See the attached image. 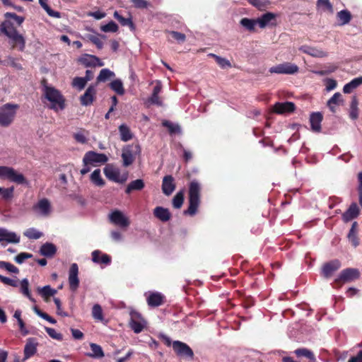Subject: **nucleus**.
Here are the masks:
<instances>
[{"mask_svg": "<svg viewBox=\"0 0 362 362\" xmlns=\"http://www.w3.org/2000/svg\"><path fill=\"white\" fill-rule=\"evenodd\" d=\"M201 185L197 180H192L189 186V207L184 214L194 216L200 204Z\"/></svg>", "mask_w": 362, "mask_h": 362, "instance_id": "nucleus-1", "label": "nucleus"}, {"mask_svg": "<svg viewBox=\"0 0 362 362\" xmlns=\"http://www.w3.org/2000/svg\"><path fill=\"white\" fill-rule=\"evenodd\" d=\"M45 98L50 102L49 107L55 111L64 108V99L62 95L56 88L45 86L43 88Z\"/></svg>", "mask_w": 362, "mask_h": 362, "instance_id": "nucleus-2", "label": "nucleus"}, {"mask_svg": "<svg viewBox=\"0 0 362 362\" xmlns=\"http://www.w3.org/2000/svg\"><path fill=\"white\" fill-rule=\"evenodd\" d=\"M19 105L13 103H6L0 107V125L4 127H8L13 122Z\"/></svg>", "mask_w": 362, "mask_h": 362, "instance_id": "nucleus-3", "label": "nucleus"}, {"mask_svg": "<svg viewBox=\"0 0 362 362\" xmlns=\"http://www.w3.org/2000/svg\"><path fill=\"white\" fill-rule=\"evenodd\" d=\"M0 178L8 180L18 185H28L24 175L11 167L0 166Z\"/></svg>", "mask_w": 362, "mask_h": 362, "instance_id": "nucleus-4", "label": "nucleus"}, {"mask_svg": "<svg viewBox=\"0 0 362 362\" xmlns=\"http://www.w3.org/2000/svg\"><path fill=\"white\" fill-rule=\"evenodd\" d=\"M141 153L139 144L127 145L122 148V165L128 167L132 165L135 159V156Z\"/></svg>", "mask_w": 362, "mask_h": 362, "instance_id": "nucleus-5", "label": "nucleus"}, {"mask_svg": "<svg viewBox=\"0 0 362 362\" xmlns=\"http://www.w3.org/2000/svg\"><path fill=\"white\" fill-rule=\"evenodd\" d=\"M32 211L37 216L48 217L52 211L51 202L47 198L40 199L33 205Z\"/></svg>", "mask_w": 362, "mask_h": 362, "instance_id": "nucleus-6", "label": "nucleus"}, {"mask_svg": "<svg viewBox=\"0 0 362 362\" xmlns=\"http://www.w3.org/2000/svg\"><path fill=\"white\" fill-rule=\"evenodd\" d=\"M129 325L134 333L139 334L141 332L146 326V321L139 313L132 310L130 312Z\"/></svg>", "mask_w": 362, "mask_h": 362, "instance_id": "nucleus-7", "label": "nucleus"}, {"mask_svg": "<svg viewBox=\"0 0 362 362\" xmlns=\"http://www.w3.org/2000/svg\"><path fill=\"white\" fill-rule=\"evenodd\" d=\"M298 70L299 68L296 64L291 62H284L271 67L269 71L271 74L291 75L297 73Z\"/></svg>", "mask_w": 362, "mask_h": 362, "instance_id": "nucleus-8", "label": "nucleus"}, {"mask_svg": "<svg viewBox=\"0 0 362 362\" xmlns=\"http://www.w3.org/2000/svg\"><path fill=\"white\" fill-rule=\"evenodd\" d=\"M107 160L108 158L105 154L92 151L86 152L83 158V163H90L93 166L105 163Z\"/></svg>", "mask_w": 362, "mask_h": 362, "instance_id": "nucleus-9", "label": "nucleus"}, {"mask_svg": "<svg viewBox=\"0 0 362 362\" xmlns=\"http://www.w3.org/2000/svg\"><path fill=\"white\" fill-rule=\"evenodd\" d=\"M173 348L176 354L180 357H185L189 359L194 358L192 349L185 343L180 341H174Z\"/></svg>", "mask_w": 362, "mask_h": 362, "instance_id": "nucleus-10", "label": "nucleus"}, {"mask_svg": "<svg viewBox=\"0 0 362 362\" xmlns=\"http://www.w3.org/2000/svg\"><path fill=\"white\" fill-rule=\"evenodd\" d=\"M359 276L360 272L357 269L347 268L340 272L339 276L335 279V281L337 283L350 282L358 279Z\"/></svg>", "mask_w": 362, "mask_h": 362, "instance_id": "nucleus-11", "label": "nucleus"}, {"mask_svg": "<svg viewBox=\"0 0 362 362\" xmlns=\"http://www.w3.org/2000/svg\"><path fill=\"white\" fill-rule=\"evenodd\" d=\"M110 221L120 228H127L129 226V218L120 211L115 210L110 216Z\"/></svg>", "mask_w": 362, "mask_h": 362, "instance_id": "nucleus-12", "label": "nucleus"}, {"mask_svg": "<svg viewBox=\"0 0 362 362\" xmlns=\"http://www.w3.org/2000/svg\"><path fill=\"white\" fill-rule=\"evenodd\" d=\"M20 236L16 233L9 231L5 228L0 227V243L2 246H5L4 242L16 244L20 242Z\"/></svg>", "mask_w": 362, "mask_h": 362, "instance_id": "nucleus-13", "label": "nucleus"}, {"mask_svg": "<svg viewBox=\"0 0 362 362\" xmlns=\"http://www.w3.org/2000/svg\"><path fill=\"white\" fill-rule=\"evenodd\" d=\"M78 267L76 263L71 264L69 270V284L70 289L73 291H76L79 286L78 279Z\"/></svg>", "mask_w": 362, "mask_h": 362, "instance_id": "nucleus-14", "label": "nucleus"}, {"mask_svg": "<svg viewBox=\"0 0 362 362\" xmlns=\"http://www.w3.org/2000/svg\"><path fill=\"white\" fill-rule=\"evenodd\" d=\"M341 262L338 259L332 260L323 265L322 268V274L324 277L328 279L331 277L333 274L341 267Z\"/></svg>", "mask_w": 362, "mask_h": 362, "instance_id": "nucleus-15", "label": "nucleus"}, {"mask_svg": "<svg viewBox=\"0 0 362 362\" xmlns=\"http://www.w3.org/2000/svg\"><path fill=\"white\" fill-rule=\"evenodd\" d=\"M38 343L35 338H28L24 347V357L23 361H25L37 352Z\"/></svg>", "mask_w": 362, "mask_h": 362, "instance_id": "nucleus-16", "label": "nucleus"}, {"mask_svg": "<svg viewBox=\"0 0 362 362\" xmlns=\"http://www.w3.org/2000/svg\"><path fill=\"white\" fill-rule=\"evenodd\" d=\"M79 62L86 67L104 66V63L98 57L90 54L81 57Z\"/></svg>", "mask_w": 362, "mask_h": 362, "instance_id": "nucleus-17", "label": "nucleus"}, {"mask_svg": "<svg viewBox=\"0 0 362 362\" xmlns=\"http://www.w3.org/2000/svg\"><path fill=\"white\" fill-rule=\"evenodd\" d=\"M295 104L292 102L276 103L274 106V112L277 114H286L295 110Z\"/></svg>", "mask_w": 362, "mask_h": 362, "instance_id": "nucleus-18", "label": "nucleus"}, {"mask_svg": "<svg viewBox=\"0 0 362 362\" xmlns=\"http://www.w3.org/2000/svg\"><path fill=\"white\" fill-rule=\"evenodd\" d=\"M96 90L94 86H90L86 90L83 95L80 98L81 103L82 105L88 106L90 105L95 95Z\"/></svg>", "mask_w": 362, "mask_h": 362, "instance_id": "nucleus-19", "label": "nucleus"}, {"mask_svg": "<svg viewBox=\"0 0 362 362\" xmlns=\"http://www.w3.org/2000/svg\"><path fill=\"white\" fill-rule=\"evenodd\" d=\"M299 50L313 57L322 58L327 56L326 52L308 45H302Z\"/></svg>", "mask_w": 362, "mask_h": 362, "instance_id": "nucleus-20", "label": "nucleus"}, {"mask_svg": "<svg viewBox=\"0 0 362 362\" xmlns=\"http://www.w3.org/2000/svg\"><path fill=\"white\" fill-rule=\"evenodd\" d=\"M276 16V14L273 13H265L257 18V25L260 28H264L269 25H272V21H275Z\"/></svg>", "mask_w": 362, "mask_h": 362, "instance_id": "nucleus-21", "label": "nucleus"}, {"mask_svg": "<svg viewBox=\"0 0 362 362\" xmlns=\"http://www.w3.org/2000/svg\"><path fill=\"white\" fill-rule=\"evenodd\" d=\"M175 189L174 178L171 175H166L163 179L162 190L167 195H170Z\"/></svg>", "mask_w": 362, "mask_h": 362, "instance_id": "nucleus-22", "label": "nucleus"}, {"mask_svg": "<svg viewBox=\"0 0 362 362\" xmlns=\"http://www.w3.org/2000/svg\"><path fill=\"white\" fill-rule=\"evenodd\" d=\"M359 214V209L356 203L350 205L349 209L343 214L342 218L345 222H348L358 216Z\"/></svg>", "mask_w": 362, "mask_h": 362, "instance_id": "nucleus-23", "label": "nucleus"}, {"mask_svg": "<svg viewBox=\"0 0 362 362\" xmlns=\"http://www.w3.org/2000/svg\"><path fill=\"white\" fill-rule=\"evenodd\" d=\"M349 243L352 246L356 247L359 245V239L358 238V224L354 222L347 235Z\"/></svg>", "mask_w": 362, "mask_h": 362, "instance_id": "nucleus-24", "label": "nucleus"}, {"mask_svg": "<svg viewBox=\"0 0 362 362\" xmlns=\"http://www.w3.org/2000/svg\"><path fill=\"white\" fill-rule=\"evenodd\" d=\"M322 118V115L319 112H313L310 115V122L312 130L317 132L320 131Z\"/></svg>", "mask_w": 362, "mask_h": 362, "instance_id": "nucleus-25", "label": "nucleus"}, {"mask_svg": "<svg viewBox=\"0 0 362 362\" xmlns=\"http://www.w3.org/2000/svg\"><path fill=\"white\" fill-rule=\"evenodd\" d=\"M163 296L160 293H150L147 297L148 305L151 307H158L163 304Z\"/></svg>", "mask_w": 362, "mask_h": 362, "instance_id": "nucleus-26", "label": "nucleus"}, {"mask_svg": "<svg viewBox=\"0 0 362 362\" xmlns=\"http://www.w3.org/2000/svg\"><path fill=\"white\" fill-rule=\"evenodd\" d=\"M154 216L163 222L170 220L171 214L168 209L162 206H157L153 210Z\"/></svg>", "mask_w": 362, "mask_h": 362, "instance_id": "nucleus-27", "label": "nucleus"}, {"mask_svg": "<svg viewBox=\"0 0 362 362\" xmlns=\"http://www.w3.org/2000/svg\"><path fill=\"white\" fill-rule=\"evenodd\" d=\"M0 32L4 33L9 39L13 38L18 33L17 30L11 23L7 22H4L0 25Z\"/></svg>", "mask_w": 362, "mask_h": 362, "instance_id": "nucleus-28", "label": "nucleus"}, {"mask_svg": "<svg viewBox=\"0 0 362 362\" xmlns=\"http://www.w3.org/2000/svg\"><path fill=\"white\" fill-rule=\"evenodd\" d=\"M56 252V246L50 243L43 244L40 249V255L46 257H52L55 255Z\"/></svg>", "mask_w": 362, "mask_h": 362, "instance_id": "nucleus-29", "label": "nucleus"}, {"mask_svg": "<svg viewBox=\"0 0 362 362\" xmlns=\"http://www.w3.org/2000/svg\"><path fill=\"white\" fill-rule=\"evenodd\" d=\"M361 85H362V76L355 78L344 86L343 92L346 94L351 93Z\"/></svg>", "mask_w": 362, "mask_h": 362, "instance_id": "nucleus-30", "label": "nucleus"}, {"mask_svg": "<svg viewBox=\"0 0 362 362\" xmlns=\"http://www.w3.org/2000/svg\"><path fill=\"white\" fill-rule=\"evenodd\" d=\"M341 100V94L339 92L335 93L327 101V105L329 107V110L335 113L337 111L336 106L340 105V102Z\"/></svg>", "mask_w": 362, "mask_h": 362, "instance_id": "nucleus-31", "label": "nucleus"}, {"mask_svg": "<svg viewBox=\"0 0 362 362\" xmlns=\"http://www.w3.org/2000/svg\"><path fill=\"white\" fill-rule=\"evenodd\" d=\"M144 186V180L141 179H137L129 182L125 189V192L127 194H129L132 191H139L141 190Z\"/></svg>", "mask_w": 362, "mask_h": 362, "instance_id": "nucleus-32", "label": "nucleus"}, {"mask_svg": "<svg viewBox=\"0 0 362 362\" xmlns=\"http://www.w3.org/2000/svg\"><path fill=\"white\" fill-rule=\"evenodd\" d=\"M119 170L110 165H107L104 168V174L107 178L116 182L119 176Z\"/></svg>", "mask_w": 362, "mask_h": 362, "instance_id": "nucleus-33", "label": "nucleus"}, {"mask_svg": "<svg viewBox=\"0 0 362 362\" xmlns=\"http://www.w3.org/2000/svg\"><path fill=\"white\" fill-rule=\"evenodd\" d=\"M109 86L111 90L115 92L119 95H122L125 93V90L124 88L122 81L119 78H116L113 80L110 84Z\"/></svg>", "mask_w": 362, "mask_h": 362, "instance_id": "nucleus-34", "label": "nucleus"}, {"mask_svg": "<svg viewBox=\"0 0 362 362\" xmlns=\"http://www.w3.org/2000/svg\"><path fill=\"white\" fill-rule=\"evenodd\" d=\"M90 347L92 352L87 354L88 356L94 358H101L104 356V352L100 345L95 343H90Z\"/></svg>", "mask_w": 362, "mask_h": 362, "instance_id": "nucleus-35", "label": "nucleus"}, {"mask_svg": "<svg viewBox=\"0 0 362 362\" xmlns=\"http://www.w3.org/2000/svg\"><path fill=\"white\" fill-rule=\"evenodd\" d=\"M358 101L356 96H353L351 98L350 108H349V117L351 119L355 120L358 117Z\"/></svg>", "mask_w": 362, "mask_h": 362, "instance_id": "nucleus-36", "label": "nucleus"}, {"mask_svg": "<svg viewBox=\"0 0 362 362\" xmlns=\"http://www.w3.org/2000/svg\"><path fill=\"white\" fill-rule=\"evenodd\" d=\"M339 25L348 24L351 20V14L348 10H342L337 13Z\"/></svg>", "mask_w": 362, "mask_h": 362, "instance_id": "nucleus-37", "label": "nucleus"}, {"mask_svg": "<svg viewBox=\"0 0 362 362\" xmlns=\"http://www.w3.org/2000/svg\"><path fill=\"white\" fill-rule=\"evenodd\" d=\"M119 132L120 134V139L123 141H128L133 137V134L131 132L130 129L124 124H122L119 127Z\"/></svg>", "mask_w": 362, "mask_h": 362, "instance_id": "nucleus-38", "label": "nucleus"}, {"mask_svg": "<svg viewBox=\"0 0 362 362\" xmlns=\"http://www.w3.org/2000/svg\"><path fill=\"white\" fill-rule=\"evenodd\" d=\"M240 25L250 32H254L257 25V19L243 18L240 21Z\"/></svg>", "mask_w": 362, "mask_h": 362, "instance_id": "nucleus-39", "label": "nucleus"}, {"mask_svg": "<svg viewBox=\"0 0 362 362\" xmlns=\"http://www.w3.org/2000/svg\"><path fill=\"white\" fill-rule=\"evenodd\" d=\"M21 286L20 290L21 292L26 296L30 301L35 303V300L31 296L30 291H29V281L27 279H23L20 283Z\"/></svg>", "mask_w": 362, "mask_h": 362, "instance_id": "nucleus-40", "label": "nucleus"}, {"mask_svg": "<svg viewBox=\"0 0 362 362\" xmlns=\"http://www.w3.org/2000/svg\"><path fill=\"white\" fill-rule=\"evenodd\" d=\"M90 181L98 187H103L105 185V181L101 177L100 170H95L90 175Z\"/></svg>", "mask_w": 362, "mask_h": 362, "instance_id": "nucleus-41", "label": "nucleus"}, {"mask_svg": "<svg viewBox=\"0 0 362 362\" xmlns=\"http://www.w3.org/2000/svg\"><path fill=\"white\" fill-rule=\"evenodd\" d=\"M115 76V74L108 69H103L100 70L99 75L97 77L98 82H105L108 79L113 78Z\"/></svg>", "mask_w": 362, "mask_h": 362, "instance_id": "nucleus-42", "label": "nucleus"}, {"mask_svg": "<svg viewBox=\"0 0 362 362\" xmlns=\"http://www.w3.org/2000/svg\"><path fill=\"white\" fill-rule=\"evenodd\" d=\"M13 43V47H18L19 50L23 51L25 47V41L23 36L19 33L16 35L13 38L10 39Z\"/></svg>", "mask_w": 362, "mask_h": 362, "instance_id": "nucleus-43", "label": "nucleus"}, {"mask_svg": "<svg viewBox=\"0 0 362 362\" xmlns=\"http://www.w3.org/2000/svg\"><path fill=\"white\" fill-rule=\"evenodd\" d=\"M295 354L299 357H300V356L306 357L312 362L316 361V358H315L313 353L307 349H304V348L303 349H298L295 351Z\"/></svg>", "mask_w": 362, "mask_h": 362, "instance_id": "nucleus-44", "label": "nucleus"}, {"mask_svg": "<svg viewBox=\"0 0 362 362\" xmlns=\"http://www.w3.org/2000/svg\"><path fill=\"white\" fill-rule=\"evenodd\" d=\"M247 2L260 11L265 10L270 4L269 0H247Z\"/></svg>", "mask_w": 362, "mask_h": 362, "instance_id": "nucleus-45", "label": "nucleus"}, {"mask_svg": "<svg viewBox=\"0 0 362 362\" xmlns=\"http://www.w3.org/2000/svg\"><path fill=\"white\" fill-rule=\"evenodd\" d=\"M209 56L213 57L221 68L226 69L231 67V64L227 59L212 53L209 54Z\"/></svg>", "mask_w": 362, "mask_h": 362, "instance_id": "nucleus-46", "label": "nucleus"}, {"mask_svg": "<svg viewBox=\"0 0 362 362\" xmlns=\"http://www.w3.org/2000/svg\"><path fill=\"white\" fill-rule=\"evenodd\" d=\"M14 187H0V196L4 200H11L13 197Z\"/></svg>", "mask_w": 362, "mask_h": 362, "instance_id": "nucleus-47", "label": "nucleus"}, {"mask_svg": "<svg viewBox=\"0 0 362 362\" xmlns=\"http://www.w3.org/2000/svg\"><path fill=\"white\" fill-rule=\"evenodd\" d=\"M37 291L38 293L44 298L53 296L57 293V290L52 288L49 286H45L42 288H38Z\"/></svg>", "mask_w": 362, "mask_h": 362, "instance_id": "nucleus-48", "label": "nucleus"}, {"mask_svg": "<svg viewBox=\"0 0 362 362\" xmlns=\"http://www.w3.org/2000/svg\"><path fill=\"white\" fill-rule=\"evenodd\" d=\"M92 316L93 317L98 321H103L104 317L103 315V310L99 304H95L92 308Z\"/></svg>", "mask_w": 362, "mask_h": 362, "instance_id": "nucleus-49", "label": "nucleus"}, {"mask_svg": "<svg viewBox=\"0 0 362 362\" xmlns=\"http://www.w3.org/2000/svg\"><path fill=\"white\" fill-rule=\"evenodd\" d=\"M23 235L29 239L37 240L42 237V233L34 228H30L26 230Z\"/></svg>", "mask_w": 362, "mask_h": 362, "instance_id": "nucleus-50", "label": "nucleus"}, {"mask_svg": "<svg viewBox=\"0 0 362 362\" xmlns=\"http://www.w3.org/2000/svg\"><path fill=\"white\" fill-rule=\"evenodd\" d=\"M184 202V192H178L173 199V206L175 209H180L182 206Z\"/></svg>", "mask_w": 362, "mask_h": 362, "instance_id": "nucleus-51", "label": "nucleus"}, {"mask_svg": "<svg viewBox=\"0 0 362 362\" xmlns=\"http://www.w3.org/2000/svg\"><path fill=\"white\" fill-rule=\"evenodd\" d=\"M102 38L105 39V37L104 35L99 36V35H88V39L92 43L95 45V46L100 49L103 47V42Z\"/></svg>", "mask_w": 362, "mask_h": 362, "instance_id": "nucleus-52", "label": "nucleus"}, {"mask_svg": "<svg viewBox=\"0 0 362 362\" xmlns=\"http://www.w3.org/2000/svg\"><path fill=\"white\" fill-rule=\"evenodd\" d=\"M47 0H39V4L40 6L46 11L47 14L49 16L54 17V18H59L60 17V13L58 11H53L46 3Z\"/></svg>", "mask_w": 362, "mask_h": 362, "instance_id": "nucleus-53", "label": "nucleus"}, {"mask_svg": "<svg viewBox=\"0 0 362 362\" xmlns=\"http://www.w3.org/2000/svg\"><path fill=\"white\" fill-rule=\"evenodd\" d=\"M87 82L88 81L83 77H75L73 79L72 86L78 90H81L85 88Z\"/></svg>", "mask_w": 362, "mask_h": 362, "instance_id": "nucleus-54", "label": "nucleus"}, {"mask_svg": "<svg viewBox=\"0 0 362 362\" xmlns=\"http://www.w3.org/2000/svg\"><path fill=\"white\" fill-rule=\"evenodd\" d=\"M166 33L178 43H183L186 40V35L183 33L173 30L167 31Z\"/></svg>", "mask_w": 362, "mask_h": 362, "instance_id": "nucleus-55", "label": "nucleus"}, {"mask_svg": "<svg viewBox=\"0 0 362 362\" xmlns=\"http://www.w3.org/2000/svg\"><path fill=\"white\" fill-rule=\"evenodd\" d=\"M162 124L163 126L168 129L170 134L180 133L181 132L180 127L178 124H173L170 121L165 120Z\"/></svg>", "mask_w": 362, "mask_h": 362, "instance_id": "nucleus-56", "label": "nucleus"}, {"mask_svg": "<svg viewBox=\"0 0 362 362\" xmlns=\"http://www.w3.org/2000/svg\"><path fill=\"white\" fill-rule=\"evenodd\" d=\"M33 310L39 317L48 321L51 324H55L57 322V321L53 317L49 316L48 314L41 311L37 306L33 308Z\"/></svg>", "mask_w": 362, "mask_h": 362, "instance_id": "nucleus-57", "label": "nucleus"}, {"mask_svg": "<svg viewBox=\"0 0 362 362\" xmlns=\"http://www.w3.org/2000/svg\"><path fill=\"white\" fill-rule=\"evenodd\" d=\"M146 103L148 105H156L160 107L163 105V100L159 97V95H154L153 93L148 98Z\"/></svg>", "mask_w": 362, "mask_h": 362, "instance_id": "nucleus-58", "label": "nucleus"}, {"mask_svg": "<svg viewBox=\"0 0 362 362\" xmlns=\"http://www.w3.org/2000/svg\"><path fill=\"white\" fill-rule=\"evenodd\" d=\"M100 29L105 33H115L118 30V25L114 21H110L107 24L102 25Z\"/></svg>", "mask_w": 362, "mask_h": 362, "instance_id": "nucleus-59", "label": "nucleus"}, {"mask_svg": "<svg viewBox=\"0 0 362 362\" xmlns=\"http://www.w3.org/2000/svg\"><path fill=\"white\" fill-rule=\"evenodd\" d=\"M317 6L324 10L329 11L330 13H333V6L329 0H317Z\"/></svg>", "mask_w": 362, "mask_h": 362, "instance_id": "nucleus-60", "label": "nucleus"}, {"mask_svg": "<svg viewBox=\"0 0 362 362\" xmlns=\"http://www.w3.org/2000/svg\"><path fill=\"white\" fill-rule=\"evenodd\" d=\"M114 17L121 23L122 25L123 26H126V25H129V26H133V23H132V21L130 18H124L123 16H122L121 15L119 14V13L117 11H115L114 13Z\"/></svg>", "mask_w": 362, "mask_h": 362, "instance_id": "nucleus-61", "label": "nucleus"}, {"mask_svg": "<svg viewBox=\"0 0 362 362\" xmlns=\"http://www.w3.org/2000/svg\"><path fill=\"white\" fill-rule=\"evenodd\" d=\"M45 329L48 335L51 338L59 341H62L63 339L62 334L61 333L57 332L54 328L45 327Z\"/></svg>", "mask_w": 362, "mask_h": 362, "instance_id": "nucleus-62", "label": "nucleus"}, {"mask_svg": "<svg viewBox=\"0 0 362 362\" xmlns=\"http://www.w3.org/2000/svg\"><path fill=\"white\" fill-rule=\"evenodd\" d=\"M0 281L8 286H11L12 287H18L19 286V282L17 279H12L8 277L2 276L0 274Z\"/></svg>", "mask_w": 362, "mask_h": 362, "instance_id": "nucleus-63", "label": "nucleus"}, {"mask_svg": "<svg viewBox=\"0 0 362 362\" xmlns=\"http://www.w3.org/2000/svg\"><path fill=\"white\" fill-rule=\"evenodd\" d=\"M33 257L32 254L27 252H21L15 257V261L18 264H22L25 259L31 258Z\"/></svg>", "mask_w": 362, "mask_h": 362, "instance_id": "nucleus-64", "label": "nucleus"}]
</instances>
